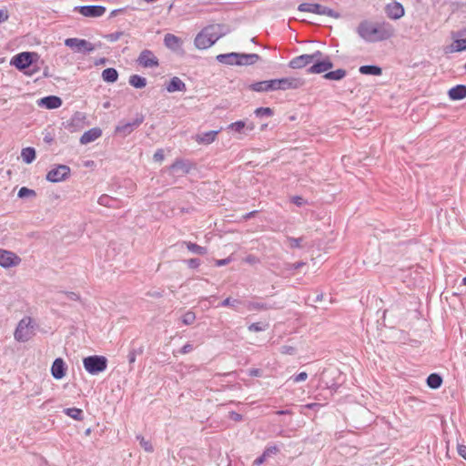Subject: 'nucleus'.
<instances>
[{
	"label": "nucleus",
	"mask_w": 466,
	"mask_h": 466,
	"mask_svg": "<svg viewBox=\"0 0 466 466\" xmlns=\"http://www.w3.org/2000/svg\"><path fill=\"white\" fill-rule=\"evenodd\" d=\"M279 451V448L277 447V446H269L268 447L265 451L263 452L264 453V457H269L271 456L272 454H276Z\"/></svg>",
	"instance_id": "nucleus-48"
},
{
	"label": "nucleus",
	"mask_w": 466,
	"mask_h": 466,
	"mask_svg": "<svg viewBox=\"0 0 466 466\" xmlns=\"http://www.w3.org/2000/svg\"><path fill=\"white\" fill-rule=\"evenodd\" d=\"M254 128L255 126L253 123L242 120L231 123L228 127V129L239 134H246V131H252Z\"/></svg>",
	"instance_id": "nucleus-18"
},
{
	"label": "nucleus",
	"mask_w": 466,
	"mask_h": 466,
	"mask_svg": "<svg viewBox=\"0 0 466 466\" xmlns=\"http://www.w3.org/2000/svg\"><path fill=\"white\" fill-rule=\"evenodd\" d=\"M304 265H305L304 262H297V263L292 264L290 268L298 269V268H301Z\"/></svg>",
	"instance_id": "nucleus-62"
},
{
	"label": "nucleus",
	"mask_w": 466,
	"mask_h": 466,
	"mask_svg": "<svg viewBox=\"0 0 466 466\" xmlns=\"http://www.w3.org/2000/svg\"><path fill=\"white\" fill-rule=\"evenodd\" d=\"M153 158L155 161L161 162L164 159V152L162 149H158L155 152Z\"/></svg>",
	"instance_id": "nucleus-51"
},
{
	"label": "nucleus",
	"mask_w": 466,
	"mask_h": 466,
	"mask_svg": "<svg viewBox=\"0 0 466 466\" xmlns=\"http://www.w3.org/2000/svg\"><path fill=\"white\" fill-rule=\"evenodd\" d=\"M255 115L257 116H271L273 111L269 107H258L255 110Z\"/></svg>",
	"instance_id": "nucleus-42"
},
{
	"label": "nucleus",
	"mask_w": 466,
	"mask_h": 466,
	"mask_svg": "<svg viewBox=\"0 0 466 466\" xmlns=\"http://www.w3.org/2000/svg\"><path fill=\"white\" fill-rule=\"evenodd\" d=\"M442 383V379L436 373L431 374L427 379V384L431 389H438Z\"/></svg>",
	"instance_id": "nucleus-35"
},
{
	"label": "nucleus",
	"mask_w": 466,
	"mask_h": 466,
	"mask_svg": "<svg viewBox=\"0 0 466 466\" xmlns=\"http://www.w3.org/2000/svg\"><path fill=\"white\" fill-rule=\"evenodd\" d=\"M137 62L145 68H153L159 65L157 57L148 49H145L139 54Z\"/></svg>",
	"instance_id": "nucleus-10"
},
{
	"label": "nucleus",
	"mask_w": 466,
	"mask_h": 466,
	"mask_svg": "<svg viewBox=\"0 0 466 466\" xmlns=\"http://www.w3.org/2000/svg\"><path fill=\"white\" fill-rule=\"evenodd\" d=\"M66 363L61 358H57L54 360L51 367V374L56 380H61L66 375Z\"/></svg>",
	"instance_id": "nucleus-17"
},
{
	"label": "nucleus",
	"mask_w": 466,
	"mask_h": 466,
	"mask_svg": "<svg viewBox=\"0 0 466 466\" xmlns=\"http://www.w3.org/2000/svg\"><path fill=\"white\" fill-rule=\"evenodd\" d=\"M304 84L305 80L303 78L295 76L271 79L272 91L299 89L303 86Z\"/></svg>",
	"instance_id": "nucleus-4"
},
{
	"label": "nucleus",
	"mask_w": 466,
	"mask_h": 466,
	"mask_svg": "<svg viewBox=\"0 0 466 466\" xmlns=\"http://www.w3.org/2000/svg\"><path fill=\"white\" fill-rule=\"evenodd\" d=\"M358 35L368 43H377L390 39L395 35V29L389 22L361 21L357 28Z\"/></svg>",
	"instance_id": "nucleus-1"
},
{
	"label": "nucleus",
	"mask_w": 466,
	"mask_h": 466,
	"mask_svg": "<svg viewBox=\"0 0 466 466\" xmlns=\"http://www.w3.org/2000/svg\"><path fill=\"white\" fill-rule=\"evenodd\" d=\"M13 64L18 68V69H25L28 67L32 64V57L30 53H21L18 54L14 57Z\"/></svg>",
	"instance_id": "nucleus-19"
},
{
	"label": "nucleus",
	"mask_w": 466,
	"mask_h": 466,
	"mask_svg": "<svg viewBox=\"0 0 466 466\" xmlns=\"http://www.w3.org/2000/svg\"><path fill=\"white\" fill-rule=\"evenodd\" d=\"M140 440L141 447L147 452L153 451V446L149 441L145 440L143 437H138Z\"/></svg>",
	"instance_id": "nucleus-46"
},
{
	"label": "nucleus",
	"mask_w": 466,
	"mask_h": 466,
	"mask_svg": "<svg viewBox=\"0 0 466 466\" xmlns=\"http://www.w3.org/2000/svg\"><path fill=\"white\" fill-rule=\"evenodd\" d=\"M257 54H240L238 53V66H251L259 60Z\"/></svg>",
	"instance_id": "nucleus-23"
},
{
	"label": "nucleus",
	"mask_w": 466,
	"mask_h": 466,
	"mask_svg": "<svg viewBox=\"0 0 466 466\" xmlns=\"http://www.w3.org/2000/svg\"><path fill=\"white\" fill-rule=\"evenodd\" d=\"M65 45L72 49H75L77 52L89 53L95 50V46L85 39L67 38L65 41Z\"/></svg>",
	"instance_id": "nucleus-9"
},
{
	"label": "nucleus",
	"mask_w": 466,
	"mask_h": 466,
	"mask_svg": "<svg viewBox=\"0 0 466 466\" xmlns=\"http://www.w3.org/2000/svg\"><path fill=\"white\" fill-rule=\"evenodd\" d=\"M291 201L298 207H301L306 203L305 199L299 196L293 197Z\"/></svg>",
	"instance_id": "nucleus-50"
},
{
	"label": "nucleus",
	"mask_w": 466,
	"mask_h": 466,
	"mask_svg": "<svg viewBox=\"0 0 466 466\" xmlns=\"http://www.w3.org/2000/svg\"><path fill=\"white\" fill-rule=\"evenodd\" d=\"M289 413H290V411L288 410L277 411V414H279V415H284V414H289Z\"/></svg>",
	"instance_id": "nucleus-64"
},
{
	"label": "nucleus",
	"mask_w": 466,
	"mask_h": 466,
	"mask_svg": "<svg viewBox=\"0 0 466 466\" xmlns=\"http://www.w3.org/2000/svg\"><path fill=\"white\" fill-rule=\"evenodd\" d=\"M196 319V315L192 311H187L182 316V322L185 325L192 324Z\"/></svg>",
	"instance_id": "nucleus-43"
},
{
	"label": "nucleus",
	"mask_w": 466,
	"mask_h": 466,
	"mask_svg": "<svg viewBox=\"0 0 466 466\" xmlns=\"http://www.w3.org/2000/svg\"><path fill=\"white\" fill-rule=\"evenodd\" d=\"M21 157L24 162L30 164L35 158V150L33 147H25L22 150Z\"/></svg>",
	"instance_id": "nucleus-34"
},
{
	"label": "nucleus",
	"mask_w": 466,
	"mask_h": 466,
	"mask_svg": "<svg viewBox=\"0 0 466 466\" xmlns=\"http://www.w3.org/2000/svg\"><path fill=\"white\" fill-rule=\"evenodd\" d=\"M316 60L312 63V66L308 69L310 74H320L327 72L332 68L333 64L328 56H324L319 51V56H316Z\"/></svg>",
	"instance_id": "nucleus-7"
},
{
	"label": "nucleus",
	"mask_w": 466,
	"mask_h": 466,
	"mask_svg": "<svg viewBox=\"0 0 466 466\" xmlns=\"http://www.w3.org/2000/svg\"><path fill=\"white\" fill-rule=\"evenodd\" d=\"M346 76V71L343 69H337L335 71L327 72L324 78L329 80H340Z\"/></svg>",
	"instance_id": "nucleus-36"
},
{
	"label": "nucleus",
	"mask_w": 466,
	"mask_h": 466,
	"mask_svg": "<svg viewBox=\"0 0 466 466\" xmlns=\"http://www.w3.org/2000/svg\"><path fill=\"white\" fill-rule=\"evenodd\" d=\"M318 15H327L336 19L339 18L340 16L338 12L322 5H319V12L318 13Z\"/></svg>",
	"instance_id": "nucleus-40"
},
{
	"label": "nucleus",
	"mask_w": 466,
	"mask_h": 466,
	"mask_svg": "<svg viewBox=\"0 0 466 466\" xmlns=\"http://www.w3.org/2000/svg\"><path fill=\"white\" fill-rule=\"evenodd\" d=\"M64 412L69 416L70 418L76 420H83V410L78 408H66L64 410Z\"/></svg>",
	"instance_id": "nucleus-33"
},
{
	"label": "nucleus",
	"mask_w": 466,
	"mask_h": 466,
	"mask_svg": "<svg viewBox=\"0 0 466 466\" xmlns=\"http://www.w3.org/2000/svg\"><path fill=\"white\" fill-rule=\"evenodd\" d=\"M128 82L136 88H144L147 86V79L138 75L130 76Z\"/></svg>",
	"instance_id": "nucleus-31"
},
{
	"label": "nucleus",
	"mask_w": 466,
	"mask_h": 466,
	"mask_svg": "<svg viewBox=\"0 0 466 466\" xmlns=\"http://www.w3.org/2000/svg\"><path fill=\"white\" fill-rule=\"evenodd\" d=\"M268 327H269L268 322L260 321V322H256V323L250 324L248 329L251 332H259V331H264V330L268 329Z\"/></svg>",
	"instance_id": "nucleus-38"
},
{
	"label": "nucleus",
	"mask_w": 466,
	"mask_h": 466,
	"mask_svg": "<svg viewBox=\"0 0 466 466\" xmlns=\"http://www.w3.org/2000/svg\"><path fill=\"white\" fill-rule=\"evenodd\" d=\"M83 364L88 373L95 375L106 369L107 360L104 356H89L83 360Z\"/></svg>",
	"instance_id": "nucleus-5"
},
{
	"label": "nucleus",
	"mask_w": 466,
	"mask_h": 466,
	"mask_svg": "<svg viewBox=\"0 0 466 466\" xmlns=\"http://www.w3.org/2000/svg\"><path fill=\"white\" fill-rule=\"evenodd\" d=\"M76 9L86 17H99L106 12V8L102 5H83L76 7Z\"/></svg>",
	"instance_id": "nucleus-14"
},
{
	"label": "nucleus",
	"mask_w": 466,
	"mask_h": 466,
	"mask_svg": "<svg viewBox=\"0 0 466 466\" xmlns=\"http://www.w3.org/2000/svg\"><path fill=\"white\" fill-rule=\"evenodd\" d=\"M218 132H219L218 130H217V131L212 130V131L205 132L203 134L197 135L196 141L198 144L208 145V144L212 143L213 141H215Z\"/></svg>",
	"instance_id": "nucleus-26"
},
{
	"label": "nucleus",
	"mask_w": 466,
	"mask_h": 466,
	"mask_svg": "<svg viewBox=\"0 0 466 466\" xmlns=\"http://www.w3.org/2000/svg\"><path fill=\"white\" fill-rule=\"evenodd\" d=\"M288 242H289V245L290 248H301V242L303 240L302 238H292V237H289L288 238Z\"/></svg>",
	"instance_id": "nucleus-44"
},
{
	"label": "nucleus",
	"mask_w": 466,
	"mask_h": 466,
	"mask_svg": "<svg viewBox=\"0 0 466 466\" xmlns=\"http://www.w3.org/2000/svg\"><path fill=\"white\" fill-rule=\"evenodd\" d=\"M290 379L296 383L305 381L308 379V374L307 372L302 371Z\"/></svg>",
	"instance_id": "nucleus-47"
},
{
	"label": "nucleus",
	"mask_w": 466,
	"mask_h": 466,
	"mask_svg": "<svg viewBox=\"0 0 466 466\" xmlns=\"http://www.w3.org/2000/svg\"><path fill=\"white\" fill-rule=\"evenodd\" d=\"M109 198L107 196H101L98 199V203L103 206H107Z\"/></svg>",
	"instance_id": "nucleus-57"
},
{
	"label": "nucleus",
	"mask_w": 466,
	"mask_h": 466,
	"mask_svg": "<svg viewBox=\"0 0 466 466\" xmlns=\"http://www.w3.org/2000/svg\"><path fill=\"white\" fill-rule=\"evenodd\" d=\"M187 264L191 268H196L200 265V260L198 258H190L187 260Z\"/></svg>",
	"instance_id": "nucleus-49"
},
{
	"label": "nucleus",
	"mask_w": 466,
	"mask_h": 466,
	"mask_svg": "<svg viewBox=\"0 0 466 466\" xmlns=\"http://www.w3.org/2000/svg\"><path fill=\"white\" fill-rule=\"evenodd\" d=\"M21 263V258L14 252L0 249V266L3 268H11L18 266Z\"/></svg>",
	"instance_id": "nucleus-12"
},
{
	"label": "nucleus",
	"mask_w": 466,
	"mask_h": 466,
	"mask_svg": "<svg viewBox=\"0 0 466 466\" xmlns=\"http://www.w3.org/2000/svg\"><path fill=\"white\" fill-rule=\"evenodd\" d=\"M249 375H250V376L258 377V376H260V370H258V369L250 370H249Z\"/></svg>",
	"instance_id": "nucleus-61"
},
{
	"label": "nucleus",
	"mask_w": 466,
	"mask_h": 466,
	"mask_svg": "<svg viewBox=\"0 0 466 466\" xmlns=\"http://www.w3.org/2000/svg\"><path fill=\"white\" fill-rule=\"evenodd\" d=\"M128 360H129L130 363L135 362V360H136V353L134 351H132V352H130L128 354Z\"/></svg>",
	"instance_id": "nucleus-63"
},
{
	"label": "nucleus",
	"mask_w": 466,
	"mask_h": 466,
	"mask_svg": "<svg viewBox=\"0 0 466 466\" xmlns=\"http://www.w3.org/2000/svg\"><path fill=\"white\" fill-rule=\"evenodd\" d=\"M248 309H264L266 308L263 304H260V303H250L248 306Z\"/></svg>",
	"instance_id": "nucleus-56"
},
{
	"label": "nucleus",
	"mask_w": 466,
	"mask_h": 466,
	"mask_svg": "<svg viewBox=\"0 0 466 466\" xmlns=\"http://www.w3.org/2000/svg\"><path fill=\"white\" fill-rule=\"evenodd\" d=\"M461 33L451 32L452 43L445 47L446 54L466 51V38H460Z\"/></svg>",
	"instance_id": "nucleus-11"
},
{
	"label": "nucleus",
	"mask_w": 466,
	"mask_h": 466,
	"mask_svg": "<svg viewBox=\"0 0 466 466\" xmlns=\"http://www.w3.org/2000/svg\"><path fill=\"white\" fill-rule=\"evenodd\" d=\"M296 352V348L291 345H283L280 348V353L284 355H294Z\"/></svg>",
	"instance_id": "nucleus-45"
},
{
	"label": "nucleus",
	"mask_w": 466,
	"mask_h": 466,
	"mask_svg": "<svg viewBox=\"0 0 466 466\" xmlns=\"http://www.w3.org/2000/svg\"><path fill=\"white\" fill-rule=\"evenodd\" d=\"M8 17V12L5 9H0V23L7 21Z\"/></svg>",
	"instance_id": "nucleus-55"
},
{
	"label": "nucleus",
	"mask_w": 466,
	"mask_h": 466,
	"mask_svg": "<svg viewBox=\"0 0 466 466\" xmlns=\"http://www.w3.org/2000/svg\"><path fill=\"white\" fill-rule=\"evenodd\" d=\"M298 10L300 12H309L318 15L319 12V4L302 3L299 5Z\"/></svg>",
	"instance_id": "nucleus-32"
},
{
	"label": "nucleus",
	"mask_w": 466,
	"mask_h": 466,
	"mask_svg": "<svg viewBox=\"0 0 466 466\" xmlns=\"http://www.w3.org/2000/svg\"><path fill=\"white\" fill-rule=\"evenodd\" d=\"M250 89L255 92H268L272 91L271 79L256 82L250 85Z\"/></svg>",
	"instance_id": "nucleus-28"
},
{
	"label": "nucleus",
	"mask_w": 466,
	"mask_h": 466,
	"mask_svg": "<svg viewBox=\"0 0 466 466\" xmlns=\"http://www.w3.org/2000/svg\"><path fill=\"white\" fill-rule=\"evenodd\" d=\"M222 36L219 25L205 27L195 38L194 44L198 49H207Z\"/></svg>",
	"instance_id": "nucleus-2"
},
{
	"label": "nucleus",
	"mask_w": 466,
	"mask_h": 466,
	"mask_svg": "<svg viewBox=\"0 0 466 466\" xmlns=\"http://www.w3.org/2000/svg\"><path fill=\"white\" fill-rule=\"evenodd\" d=\"M359 70L362 75L380 76L382 73L381 68L377 66H361Z\"/></svg>",
	"instance_id": "nucleus-30"
},
{
	"label": "nucleus",
	"mask_w": 466,
	"mask_h": 466,
	"mask_svg": "<svg viewBox=\"0 0 466 466\" xmlns=\"http://www.w3.org/2000/svg\"><path fill=\"white\" fill-rule=\"evenodd\" d=\"M457 451H458L459 455L466 460V446L465 445H458Z\"/></svg>",
	"instance_id": "nucleus-54"
},
{
	"label": "nucleus",
	"mask_w": 466,
	"mask_h": 466,
	"mask_svg": "<svg viewBox=\"0 0 466 466\" xmlns=\"http://www.w3.org/2000/svg\"><path fill=\"white\" fill-rule=\"evenodd\" d=\"M229 262V258L218 259L216 261V265L218 267L225 266Z\"/></svg>",
	"instance_id": "nucleus-58"
},
{
	"label": "nucleus",
	"mask_w": 466,
	"mask_h": 466,
	"mask_svg": "<svg viewBox=\"0 0 466 466\" xmlns=\"http://www.w3.org/2000/svg\"><path fill=\"white\" fill-rule=\"evenodd\" d=\"M102 78L105 82L114 83L118 78V73L115 68L109 67L103 70Z\"/></svg>",
	"instance_id": "nucleus-29"
},
{
	"label": "nucleus",
	"mask_w": 466,
	"mask_h": 466,
	"mask_svg": "<svg viewBox=\"0 0 466 466\" xmlns=\"http://www.w3.org/2000/svg\"><path fill=\"white\" fill-rule=\"evenodd\" d=\"M216 58L221 64L228 66H238V53L232 52L228 54H220L217 56Z\"/></svg>",
	"instance_id": "nucleus-25"
},
{
	"label": "nucleus",
	"mask_w": 466,
	"mask_h": 466,
	"mask_svg": "<svg viewBox=\"0 0 466 466\" xmlns=\"http://www.w3.org/2000/svg\"><path fill=\"white\" fill-rule=\"evenodd\" d=\"M167 90L169 93H174L177 91H185L186 85L179 77L174 76L171 78L169 84L167 86Z\"/></svg>",
	"instance_id": "nucleus-27"
},
{
	"label": "nucleus",
	"mask_w": 466,
	"mask_h": 466,
	"mask_svg": "<svg viewBox=\"0 0 466 466\" xmlns=\"http://www.w3.org/2000/svg\"><path fill=\"white\" fill-rule=\"evenodd\" d=\"M185 244H186L187 249L192 253L198 254V255H205L208 252L206 248L198 246L195 243L185 242Z\"/></svg>",
	"instance_id": "nucleus-37"
},
{
	"label": "nucleus",
	"mask_w": 466,
	"mask_h": 466,
	"mask_svg": "<svg viewBox=\"0 0 466 466\" xmlns=\"http://www.w3.org/2000/svg\"><path fill=\"white\" fill-rule=\"evenodd\" d=\"M35 335V322L29 317H24L17 324L14 332L15 339L18 342H26Z\"/></svg>",
	"instance_id": "nucleus-3"
},
{
	"label": "nucleus",
	"mask_w": 466,
	"mask_h": 466,
	"mask_svg": "<svg viewBox=\"0 0 466 466\" xmlns=\"http://www.w3.org/2000/svg\"><path fill=\"white\" fill-rule=\"evenodd\" d=\"M143 120H144L143 117L140 116V117H137L135 120H133L131 122H120L116 127V132L117 134H120L123 137H127L134 129L138 127L142 124Z\"/></svg>",
	"instance_id": "nucleus-13"
},
{
	"label": "nucleus",
	"mask_w": 466,
	"mask_h": 466,
	"mask_svg": "<svg viewBox=\"0 0 466 466\" xmlns=\"http://www.w3.org/2000/svg\"><path fill=\"white\" fill-rule=\"evenodd\" d=\"M316 56H319V51H316L313 54H305L294 57L289 63V66L293 69L303 68L308 65H310L316 60Z\"/></svg>",
	"instance_id": "nucleus-8"
},
{
	"label": "nucleus",
	"mask_w": 466,
	"mask_h": 466,
	"mask_svg": "<svg viewBox=\"0 0 466 466\" xmlns=\"http://www.w3.org/2000/svg\"><path fill=\"white\" fill-rule=\"evenodd\" d=\"M242 304V301L238 299L227 298L221 302L222 307H230L235 310H238V307Z\"/></svg>",
	"instance_id": "nucleus-39"
},
{
	"label": "nucleus",
	"mask_w": 466,
	"mask_h": 466,
	"mask_svg": "<svg viewBox=\"0 0 466 466\" xmlns=\"http://www.w3.org/2000/svg\"><path fill=\"white\" fill-rule=\"evenodd\" d=\"M40 106H44L48 109L58 108L62 105V100L58 96H49L43 97L40 102Z\"/></svg>",
	"instance_id": "nucleus-22"
},
{
	"label": "nucleus",
	"mask_w": 466,
	"mask_h": 466,
	"mask_svg": "<svg viewBox=\"0 0 466 466\" xmlns=\"http://www.w3.org/2000/svg\"><path fill=\"white\" fill-rule=\"evenodd\" d=\"M266 458L267 457H264V453H263L260 457H258L255 460L254 463L257 465H260L265 461Z\"/></svg>",
	"instance_id": "nucleus-60"
},
{
	"label": "nucleus",
	"mask_w": 466,
	"mask_h": 466,
	"mask_svg": "<svg viewBox=\"0 0 466 466\" xmlns=\"http://www.w3.org/2000/svg\"><path fill=\"white\" fill-rule=\"evenodd\" d=\"M164 44L167 48L173 51H177L182 47V40L173 34L165 35Z\"/></svg>",
	"instance_id": "nucleus-21"
},
{
	"label": "nucleus",
	"mask_w": 466,
	"mask_h": 466,
	"mask_svg": "<svg viewBox=\"0 0 466 466\" xmlns=\"http://www.w3.org/2000/svg\"><path fill=\"white\" fill-rule=\"evenodd\" d=\"M70 167L66 165H56L46 174V179L53 183L65 181L70 176Z\"/></svg>",
	"instance_id": "nucleus-6"
},
{
	"label": "nucleus",
	"mask_w": 466,
	"mask_h": 466,
	"mask_svg": "<svg viewBox=\"0 0 466 466\" xmlns=\"http://www.w3.org/2000/svg\"><path fill=\"white\" fill-rule=\"evenodd\" d=\"M17 195L20 198H28V197H35V192L33 189L23 187L19 189Z\"/></svg>",
	"instance_id": "nucleus-41"
},
{
	"label": "nucleus",
	"mask_w": 466,
	"mask_h": 466,
	"mask_svg": "<svg viewBox=\"0 0 466 466\" xmlns=\"http://www.w3.org/2000/svg\"><path fill=\"white\" fill-rule=\"evenodd\" d=\"M246 261L250 264H254L258 262V258L255 256L249 255L246 258Z\"/></svg>",
	"instance_id": "nucleus-59"
},
{
	"label": "nucleus",
	"mask_w": 466,
	"mask_h": 466,
	"mask_svg": "<svg viewBox=\"0 0 466 466\" xmlns=\"http://www.w3.org/2000/svg\"><path fill=\"white\" fill-rule=\"evenodd\" d=\"M192 350H193V345L190 343H187L186 345H184L182 347V349L180 350V352L182 354H187V353L191 352Z\"/></svg>",
	"instance_id": "nucleus-53"
},
{
	"label": "nucleus",
	"mask_w": 466,
	"mask_h": 466,
	"mask_svg": "<svg viewBox=\"0 0 466 466\" xmlns=\"http://www.w3.org/2000/svg\"><path fill=\"white\" fill-rule=\"evenodd\" d=\"M102 135V131L98 127L91 128L87 131H86L80 137V143L82 145L89 144L98 137H100Z\"/></svg>",
	"instance_id": "nucleus-20"
},
{
	"label": "nucleus",
	"mask_w": 466,
	"mask_h": 466,
	"mask_svg": "<svg viewBox=\"0 0 466 466\" xmlns=\"http://www.w3.org/2000/svg\"><path fill=\"white\" fill-rule=\"evenodd\" d=\"M190 170V165L183 160H177L169 167V172L172 176L181 177L187 174Z\"/></svg>",
	"instance_id": "nucleus-16"
},
{
	"label": "nucleus",
	"mask_w": 466,
	"mask_h": 466,
	"mask_svg": "<svg viewBox=\"0 0 466 466\" xmlns=\"http://www.w3.org/2000/svg\"><path fill=\"white\" fill-rule=\"evenodd\" d=\"M449 97L451 100H461L466 97V86L458 85L451 87L448 92Z\"/></svg>",
	"instance_id": "nucleus-24"
},
{
	"label": "nucleus",
	"mask_w": 466,
	"mask_h": 466,
	"mask_svg": "<svg viewBox=\"0 0 466 466\" xmlns=\"http://www.w3.org/2000/svg\"><path fill=\"white\" fill-rule=\"evenodd\" d=\"M385 13L389 18L393 20L401 18L405 14L402 5L398 2L388 4L385 7Z\"/></svg>",
	"instance_id": "nucleus-15"
},
{
	"label": "nucleus",
	"mask_w": 466,
	"mask_h": 466,
	"mask_svg": "<svg viewBox=\"0 0 466 466\" xmlns=\"http://www.w3.org/2000/svg\"><path fill=\"white\" fill-rule=\"evenodd\" d=\"M123 35L122 32H116L107 35V39L111 42L116 41Z\"/></svg>",
	"instance_id": "nucleus-52"
}]
</instances>
